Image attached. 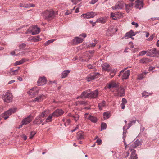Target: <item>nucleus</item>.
Wrapping results in <instances>:
<instances>
[{
  "instance_id": "nucleus-50",
  "label": "nucleus",
  "mask_w": 159,
  "mask_h": 159,
  "mask_svg": "<svg viewBox=\"0 0 159 159\" xmlns=\"http://www.w3.org/2000/svg\"><path fill=\"white\" fill-rule=\"evenodd\" d=\"M97 43V41L96 40H94V43H91L90 44L89 47H94L96 44Z\"/></svg>"
},
{
  "instance_id": "nucleus-35",
  "label": "nucleus",
  "mask_w": 159,
  "mask_h": 159,
  "mask_svg": "<svg viewBox=\"0 0 159 159\" xmlns=\"http://www.w3.org/2000/svg\"><path fill=\"white\" fill-rule=\"evenodd\" d=\"M23 7L24 8H30L31 7H34L35 5L33 4H25L24 3L23 4Z\"/></svg>"
},
{
  "instance_id": "nucleus-5",
  "label": "nucleus",
  "mask_w": 159,
  "mask_h": 159,
  "mask_svg": "<svg viewBox=\"0 0 159 159\" xmlns=\"http://www.w3.org/2000/svg\"><path fill=\"white\" fill-rule=\"evenodd\" d=\"M29 30L32 35L38 34L40 32V28L36 25L31 26Z\"/></svg>"
},
{
  "instance_id": "nucleus-17",
  "label": "nucleus",
  "mask_w": 159,
  "mask_h": 159,
  "mask_svg": "<svg viewBox=\"0 0 159 159\" xmlns=\"http://www.w3.org/2000/svg\"><path fill=\"white\" fill-rule=\"evenodd\" d=\"M117 96L122 97L125 94V89L124 88L121 87L118 88L117 91Z\"/></svg>"
},
{
  "instance_id": "nucleus-33",
  "label": "nucleus",
  "mask_w": 159,
  "mask_h": 159,
  "mask_svg": "<svg viewBox=\"0 0 159 159\" xmlns=\"http://www.w3.org/2000/svg\"><path fill=\"white\" fill-rule=\"evenodd\" d=\"M136 120H133L129 121V122L128 123V126L127 128V129H129L131 126L135 124L136 123Z\"/></svg>"
},
{
  "instance_id": "nucleus-58",
  "label": "nucleus",
  "mask_w": 159,
  "mask_h": 159,
  "mask_svg": "<svg viewBox=\"0 0 159 159\" xmlns=\"http://www.w3.org/2000/svg\"><path fill=\"white\" fill-rule=\"evenodd\" d=\"M83 37L84 38H85L86 37V34L85 33H82L80 35V37Z\"/></svg>"
},
{
  "instance_id": "nucleus-6",
  "label": "nucleus",
  "mask_w": 159,
  "mask_h": 159,
  "mask_svg": "<svg viewBox=\"0 0 159 159\" xmlns=\"http://www.w3.org/2000/svg\"><path fill=\"white\" fill-rule=\"evenodd\" d=\"M97 14L93 12H90L81 15V17L83 18H91L94 17Z\"/></svg>"
},
{
  "instance_id": "nucleus-12",
  "label": "nucleus",
  "mask_w": 159,
  "mask_h": 159,
  "mask_svg": "<svg viewBox=\"0 0 159 159\" xmlns=\"http://www.w3.org/2000/svg\"><path fill=\"white\" fill-rule=\"evenodd\" d=\"M85 135L84 133L81 131L78 132L76 135V138L78 140H81L85 139Z\"/></svg>"
},
{
  "instance_id": "nucleus-54",
  "label": "nucleus",
  "mask_w": 159,
  "mask_h": 159,
  "mask_svg": "<svg viewBox=\"0 0 159 159\" xmlns=\"http://www.w3.org/2000/svg\"><path fill=\"white\" fill-rule=\"evenodd\" d=\"M96 143H97L98 145H100L102 143V140L100 139H98L96 141Z\"/></svg>"
},
{
  "instance_id": "nucleus-42",
  "label": "nucleus",
  "mask_w": 159,
  "mask_h": 159,
  "mask_svg": "<svg viewBox=\"0 0 159 159\" xmlns=\"http://www.w3.org/2000/svg\"><path fill=\"white\" fill-rule=\"evenodd\" d=\"M107 128V125L105 123H102L101 124V130H104Z\"/></svg>"
},
{
  "instance_id": "nucleus-23",
  "label": "nucleus",
  "mask_w": 159,
  "mask_h": 159,
  "mask_svg": "<svg viewBox=\"0 0 159 159\" xmlns=\"http://www.w3.org/2000/svg\"><path fill=\"white\" fill-rule=\"evenodd\" d=\"M41 39L40 38L39 36H31L28 39V40L29 41H33L34 42H37L40 40Z\"/></svg>"
},
{
  "instance_id": "nucleus-20",
  "label": "nucleus",
  "mask_w": 159,
  "mask_h": 159,
  "mask_svg": "<svg viewBox=\"0 0 159 159\" xmlns=\"http://www.w3.org/2000/svg\"><path fill=\"white\" fill-rule=\"evenodd\" d=\"M102 69L106 71H109L111 70V68L109 64L107 63H104L101 65Z\"/></svg>"
},
{
  "instance_id": "nucleus-14",
  "label": "nucleus",
  "mask_w": 159,
  "mask_h": 159,
  "mask_svg": "<svg viewBox=\"0 0 159 159\" xmlns=\"http://www.w3.org/2000/svg\"><path fill=\"white\" fill-rule=\"evenodd\" d=\"M46 80L44 77L39 78L37 82V85H43L46 84Z\"/></svg>"
},
{
  "instance_id": "nucleus-37",
  "label": "nucleus",
  "mask_w": 159,
  "mask_h": 159,
  "mask_svg": "<svg viewBox=\"0 0 159 159\" xmlns=\"http://www.w3.org/2000/svg\"><path fill=\"white\" fill-rule=\"evenodd\" d=\"M103 117L105 119H107L110 117V113L109 112H104L103 114Z\"/></svg>"
},
{
  "instance_id": "nucleus-25",
  "label": "nucleus",
  "mask_w": 159,
  "mask_h": 159,
  "mask_svg": "<svg viewBox=\"0 0 159 159\" xmlns=\"http://www.w3.org/2000/svg\"><path fill=\"white\" fill-rule=\"evenodd\" d=\"M126 131H124L123 132V142L125 144V149H127V147L128 145H129L130 143H128V144H127L126 142L125 141V138L126 137Z\"/></svg>"
},
{
  "instance_id": "nucleus-15",
  "label": "nucleus",
  "mask_w": 159,
  "mask_h": 159,
  "mask_svg": "<svg viewBox=\"0 0 159 159\" xmlns=\"http://www.w3.org/2000/svg\"><path fill=\"white\" fill-rule=\"evenodd\" d=\"M137 34V32H134L132 30L126 33L125 37L126 39L131 38V37L134 36Z\"/></svg>"
},
{
  "instance_id": "nucleus-49",
  "label": "nucleus",
  "mask_w": 159,
  "mask_h": 159,
  "mask_svg": "<svg viewBox=\"0 0 159 159\" xmlns=\"http://www.w3.org/2000/svg\"><path fill=\"white\" fill-rule=\"evenodd\" d=\"M116 70H115L113 71H111L110 75L111 76V77H113L115 75L116 72Z\"/></svg>"
},
{
  "instance_id": "nucleus-52",
  "label": "nucleus",
  "mask_w": 159,
  "mask_h": 159,
  "mask_svg": "<svg viewBox=\"0 0 159 159\" xmlns=\"http://www.w3.org/2000/svg\"><path fill=\"white\" fill-rule=\"evenodd\" d=\"M147 53V51H143L139 52V56H143L145 55Z\"/></svg>"
},
{
  "instance_id": "nucleus-60",
  "label": "nucleus",
  "mask_w": 159,
  "mask_h": 159,
  "mask_svg": "<svg viewBox=\"0 0 159 159\" xmlns=\"http://www.w3.org/2000/svg\"><path fill=\"white\" fill-rule=\"evenodd\" d=\"M137 156H130V158L129 159H137Z\"/></svg>"
},
{
  "instance_id": "nucleus-27",
  "label": "nucleus",
  "mask_w": 159,
  "mask_h": 159,
  "mask_svg": "<svg viewBox=\"0 0 159 159\" xmlns=\"http://www.w3.org/2000/svg\"><path fill=\"white\" fill-rule=\"evenodd\" d=\"M88 119L90 120L93 123H96L97 121V118L91 115H89L88 117Z\"/></svg>"
},
{
  "instance_id": "nucleus-13",
  "label": "nucleus",
  "mask_w": 159,
  "mask_h": 159,
  "mask_svg": "<svg viewBox=\"0 0 159 159\" xmlns=\"http://www.w3.org/2000/svg\"><path fill=\"white\" fill-rule=\"evenodd\" d=\"M99 75L98 73H97L92 75H88L86 78V80L88 82L91 81L95 79L96 77Z\"/></svg>"
},
{
  "instance_id": "nucleus-26",
  "label": "nucleus",
  "mask_w": 159,
  "mask_h": 159,
  "mask_svg": "<svg viewBox=\"0 0 159 159\" xmlns=\"http://www.w3.org/2000/svg\"><path fill=\"white\" fill-rule=\"evenodd\" d=\"M90 90L83 92L81 94V96L83 98H89Z\"/></svg>"
},
{
  "instance_id": "nucleus-31",
  "label": "nucleus",
  "mask_w": 159,
  "mask_h": 159,
  "mask_svg": "<svg viewBox=\"0 0 159 159\" xmlns=\"http://www.w3.org/2000/svg\"><path fill=\"white\" fill-rule=\"evenodd\" d=\"M106 20V19L105 17H101L97 20V22H99L102 23H105Z\"/></svg>"
},
{
  "instance_id": "nucleus-59",
  "label": "nucleus",
  "mask_w": 159,
  "mask_h": 159,
  "mask_svg": "<svg viewBox=\"0 0 159 159\" xmlns=\"http://www.w3.org/2000/svg\"><path fill=\"white\" fill-rule=\"evenodd\" d=\"M124 157L126 158L127 157H128L129 154V152H126L124 153Z\"/></svg>"
},
{
  "instance_id": "nucleus-21",
  "label": "nucleus",
  "mask_w": 159,
  "mask_h": 159,
  "mask_svg": "<svg viewBox=\"0 0 159 159\" xmlns=\"http://www.w3.org/2000/svg\"><path fill=\"white\" fill-rule=\"evenodd\" d=\"M44 120L41 119V118L39 116H37L33 121L34 124L39 125L41 123L43 122Z\"/></svg>"
},
{
  "instance_id": "nucleus-32",
  "label": "nucleus",
  "mask_w": 159,
  "mask_h": 159,
  "mask_svg": "<svg viewBox=\"0 0 159 159\" xmlns=\"http://www.w3.org/2000/svg\"><path fill=\"white\" fill-rule=\"evenodd\" d=\"M147 72H144L138 75V78L139 80H141L144 78L146 75Z\"/></svg>"
},
{
  "instance_id": "nucleus-16",
  "label": "nucleus",
  "mask_w": 159,
  "mask_h": 159,
  "mask_svg": "<svg viewBox=\"0 0 159 159\" xmlns=\"http://www.w3.org/2000/svg\"><path fill=\"white\" fill-rule=\"evenodd\" d=\"M31 117V115H30L27 117L23 119L21 122L22 125H25L30 123L32 120Z\"/></svg>"
},
{
  "instance_id": "nucleus-44",
  "label": "nucleus",
  "mask_w": 159,
  "mask_h": 159,
  "mask_svg": "<svg viewBox=\"0 0 159 159\" xmlns=\"http://www.w3.org/2000/svg\"><path fill=\"white\" fill-rule=\"evenodd\" d=\"M151 94V93H148L146 91H144L142 93V96L146 97L150 95Z\"/></svg>"
},
{
  "instance_id": "nucleus-2",
  "label": "nucleus",
  "mask_w": 159,
  "mask_h": 159,
  "mask_svg": "<svg viewBox=\"0 0 159 159\" xmlns=\"http://www.w3.org/2000/svg\"><path fill=\"white\" fill-rule=\"evenodd\" d=\"M2 98L5 102L10 103L12 101L13 96L11 93L8 91L2 95Z\"/></svg>"
},
{
  "instance_id": "nucleus-46",
  "label": "nucleus",
  "mask_w": 159,
  "mask_h": 159,
  "mask_svg": "<svg viewBox=\"0 0 159 159\" xmlns=\"http://www.w3.org/2000/svg\"><path fill=\"white\" fill-rule=\"evenodd\" d=\"M55 40L54 39H50L46 41L45 43V45L46 46L48 45L50 43H52Z\"/></svg>"
},
{
  "instance_id": "nucleus-28",
  "label": "nucleus",
  "mask_w": 159,
  "mask_h": 159,
  "mask_svg": "<svg viewBox=\"0 0 159 159\" xmlns=\"http://www.w3.org/2000/svg\"><path fill=\"white\" fill-rule=\"evenodd\" d=\"M53 117L52 113L49 115V116L47 118L45 121L44 123H42V125H43L44 123H46L47 122H50L52 120V118Z\"/></svg>"
},
{
  "instance_id": "nucleus-47",
  "label": "nucleus",
  "mask_w": 159,
  "mask_h": 159,
  "mask_svg": "<svg viewBox=\"0 0 159 159\" xmlns=\"http://www.w3.org/2000/svg\"><path fill=\"white\" fill-rule=\"evenodd\" d=\"M36 132L35 131H32L30 133L29 139H32L36 134Z\"/></svg>"
},
{
  "instance_id": "nucleus-39",
  "label": "nucleus",
  "mask_w": 159,
  "mask_h": 159,
  "mask_svg": "<svg viewBox=\"0 0 159 159\" xmlns=\"http://www.w3.org/2000/svg\"><path fill=\"white\" fill-rule=\"evenodd\" d=\"M151 51V53H152V54L156 55L157 54H158L159 53V51H157L155 48H153V49Z\"/></svg>"
},
{
  "instance_id": "nucleus-4",
  "label": "nucleus",
  "mask_w": 159,
  "mask_h": 159,
  "mask_svg": "<svg viewBox=\"0 0 159 159\" xmlns=\"http://www.w3.org/2000/svg\"><path fill=\"white\" fill-rule=\"evenodd\" d=\"M17 108H11L2 114V116H3L4 120H6L9 117V116L11 115L14 113L16 111Z\"/></svg>"
},
{
  "instance_id": "nucleus-3",
  "label": "nucleus",
  "mask_w": 159,
  "mask_h": 159,
  "mask_svg": "<svg viewBox=\"0 0 159 159\" xmlns=\"http://www.w3.org/2000/svg\"><path fill=\"white\" fill-rule=\"evenodd\" d=\"M125 5V3L123 1H119L116 3L114 6L111 7V8L113 10L122 9L124 8Z\"/></svg>"
},
{
  "instance_id": "nucleus-48",
  "label": "nucleus",
  "mask_w": 159,
  "mask_h": 159,
  "mask_svg": "<svg viewBox=\"0 0 159 159\" xmlns=\"http://www.w3.org/2000/svg\"><path fill=\"white\" fill-rule=\"evenodd\" d=\"M26 46V44L24 43H22L20 44L19 45V48L21 49H22L25 48Z\"/></svg>"
},
{
  "instance_id": "nucleus-19",
  "label": "nucleus",
  "mask_w": 159,
  "mask_h": 159,
  "mask_svg": "<svg viewBox=\"0 0 159 159\" xmlns=\"http://www.w3.org/2000/svg\"><path fill=\"white\" fill-rule=\"evenodd\" d=\"M98 94V90H96L90 92L89 94V98H94L97 97Z\"/></svg>"
},
{
  "instance_id": "nucleus-11",
  "label": "nucleus",
  "mask_w": 159,
  "mask_h": 159,
  "mask_svg": "<svg viewBox=\"0 0 159 159\" xmlns=\"http://www.w3.org/2000/svg\"><path fill=\"white\" fill-rule=\"evenodd\" d=\"M83 40V39L81 38L80 37H75L73 40L72 43L73 45L78 44L81 43Z\"/></svg>"
},
{
  "instance_id": "nucleus-34",
  "label": "nucleus",
  "mask_w": 159,
  "mask_h": 159,
  "mask_svg": "<svg viewBox=\"0 0 159 159\" xmlns=\"http://www.w3.org/2000/svg\"><path fill=\"white\" fill-rule=\"evenodd\" d=\"M105 105V102L104 101L98 104V107L100 110H102L103 107H104Z\"/></svg>"
},
{
  "instance_id": "nucleus-55",
  "label": "nucleus",
  "mask_w": 159,
  "mask_h": 159,
  "mask_svg": "<svg viewBox=\"0 0 159 159\" xmlns=\"http://www.w3.org/2000/svg\"><path fill=\"white\" fill-rule=\"evenodd\" d=\"M131 24L133 25H134L136 28L138 27V24L134 21L132 22Z\"/></svg>"
},
{
  "instance_id": "nucleus-61",
  "label": "nucleus",
  "mask_w": 159,
  "mask_h": 159,
  "mask_svg": "<svg viewBox=\"0 0 159 159\" xmlns=\"http://www.w3.org/2000/svg\"><path fill=\"white\" fill-rule=\"evenodd\" d=\"M15 82V80H12L10 81H9L7 84H11L14 82Z\"/></svg>"
},
{
  "instance_id": "nucleus-1",
  "label": "nucleus",
  "mask_w": 159,
  "mask_h": 159,
  "mask_svg": "<svg viewBox=\"0 0 159 159\" xmlns=\"http://www.w3.org/2000/svg\"><path fill=\"white\" fill-rule=\"evenodd\" d=\"M42 15L43 18L48 20H52L55 16L54 11L52 10L45 11L42 13Z\"/></svg>"
},
{
  "instance_id": "nucleus-29",
  "label": "nucleus",
  "mask_w": 159,
  "mask_h": 159,
  "mask_svg": "<svg viewBox=\"0 0 159 159\" xmlns=\"http://www.w3.org/2000/svg\"><path fill=\"white\" fill-rule=\"evenodd\" d=\"M70 72V70H64L62 73L61 78H63L66 77Z\"/></svg>"
},
{
  "instance_id": "nucleus-63",
  "label": "nucleus",
  "mask_w": 159,
  "mask_h": 159,
  "mask_svg": "<svg viewBox=\"0 0 159 159\" xmlns=\"http://www.w3.org/2000/svg\"><path fill=\"white\" fill-rule=\"evenodd\" d=\"M144 129H145V128L143 126H141L140 131L142 132H143L144 131Z\"/></svg>"
},
{
  "instance_id": "nucleus-8",
  "label": "nucleus",
  "mask_w": 159,
  "mask_h": 159,
  "mask_svg": "<svg viewBox=\"0 0 159 159\" xmlns=\"http://www.w3.org/2000/svg\"><path fill=\"white\" fill-rule=\"evenodd\" d=\"M39 92V89L37 87H34L30 89L28 92L30 97L33 98L34 95L38 94Z\"/></svg>"
},
{
  "instance_id": "nucleus-56",
  "label": "nucleus",
  "mask_w": 159,
  "mask_h": 159,
  "mask_svg": "<svg viewBox=\"0 0 159 159\" xmlns=\"http://www.w3.org/2000/svg\"><path fill=\"white\" fill-rule=\"evenodd\" d=\"M98 1V0H92L90 3L91 4H94L97 2Z\"/></svg>"
},
{
  "instance_id": "nucleus-22",
  "label": "nucleus",
  "mask_w": 159,
  "mask_h": 159,
  "mask_svg": "<svg viewBox=\"0 0 159 159\" xmlns=\"http://www.w3.org/2000/svg\"><path fill=\"white\" fill-rule=\"evenodd\" d=\"M45 98V96L43 94L40 95L39 96L36 97L34 100V102H39L43 101Z\"/></svg>"
},
{
  "instance_id": "nucleus-9",
  "label": "nucleus",
  "mask_w": 159,
  "mask_h": 159,
  "mask_svg": "<svg viewBox=\"0 0 159 159\" xmlns=\"http://www.w3.org/2000/svg\"><path fill=\"white\" fill-rule=\"evenodd\" d=\"M143 0H136L135 6L136 8L140 10L143 7Z\"/></svg>"
},
{
  "instance_id": "nucleus-40",
  "label": "nucleus",
  "mask_w": 159,
  "mask_h": 159,
  "mask_svg": "<svg viewBox=\"0 0 159 159\" xmlns=\"http://www.w3.org/2000/svg\"><path fill=\"white\" fill-rule=\"evenodd\" d=\"M20 69V67H18L16 70H11V74L12 75H16L18 74L19 70Z\"/></svg>"
},
{
  "instance_id": "nucleus-24",
  "label": "nucleus",
  "mask_w": 159,
  "mask_h": 159,
  "mask_svg": "<svg viewBox=\"0 0 159 159\" xmlns=\"http://www.w3.org/2000/svg\"><path fill=\"white\" fill-rule=\"evenodd\" d=\"M133 6V3H130L127 4H125V9L126 11L127 12H129L131 10L132 6Z\"/></svg>"
},
{
  "instance_id": "nucleus-18",
  "label": "nucleus",
  "mask_w": 159,
  "mask_h": 159,
  "mask_svg": "<svg viewBox=\"0 0 159 159\" xmlns=\"http://www.w3.org/2000/svg\"><path fill=\"white\" fill-rule=\"evenodd\" d=\"M142 143L141 140H136L133 143L130 144L129 147L133 148H136L139 145H141Z\"/></svg>"
},
{
  "instance_id": "nucleus-10",
  "label": "nucleus",
  "mask_w": 159,
  "mask_h": 159,
  "mask_svg": "<svg viewBox=\"0 0 159 159\" xmlns=\"http://www.w3.org/2000/svg\"><path fill=\"white\" fill-rule=\"evenodd\" d=\"M64 113V111L61 109H57L53 113V117H57L61 116Z\"/></svg>"
},
{
  "instance_id": "nucleus-53",
  "label": "nucleus",
  "mask_w": 159,
  "mask_h": 159,
  "mask_svg": "<svg viewBox=\"0 0 159 159\" xmlns=\"http://www.w3.org/2000/svg\"><path fill=\"white\" fill-rule=\"evenodd\" d=\"M111 16L113 20H116L117 19L116 17L115 16V14L112 12L111 13Z\"/></svg>"
},
{
  "instance_id": "nucleus-43",
  "label": "nucleus",
  "mask_w": 159,
  "mask_h": 159,
  "mask_svg": "<svg viewBox=\"0 0 159 159\" xmlns=\"http://www.w3.org/2000/svg\"><path fill=\"white\" fill-rule=\"evenodd\" d=\"M72 117L74 118V120L76 122L79 120L80 116L78 114H76L75 116H72Z\"/></svg>"
},
{
  "instance_id": "nucleus-45",
  "label": "nucleus",
  "mask_w": 159,
  "mask_h": 159,
  "mask_svg": "<svg viewBox=\"0 0 159 159\" xmlns=\"http://www.w3.org/2000/svg\"><path fill=\"white\" fill-rule=\"evenodd\" d=\"M75 6L71 10V11L68 10H66V11L65 13V15H67L71 14V12L72 11L75 9Z\"/></svg>"
},
{
  "instance_id": "nucleus-41",
  "label": "nucleus",
  "mask_w": 159,
  "mask_h": 159,
  "mask_svg": "<svg viewBox=\"0 0 159 159\" xmlns=\"http://www.w3.org/2000/svg\"><path fill=\"white\" fill-rule=\"evenodd\" d=\"M132 147H129V150L132 151L131 156H137V155L136 153V151L132 149Z\"/></svg>"
},
{
  "instance_id": "nucleus-30",
  "label": "nucleus",
  "mask_w": 159,
  "mask_h": 159,
  "mask_svg": "<svg viewBox=\"0 0 159 159\" xmlns=\"http://www.w3.org/2000/svg\"><path fill=\"white\" fill-rule=\"evenodd\" d=\"M116 86V83L114 81H111L108 84V88H109L115 87Z\"/></svg>"
},
{
  "instance_id": "nucleus-64",
  "label": "nucleus",
  "mask_w": 159,
  "mask_h": 159,
  "mask_svg": "<svg viewBox=\"0 0 159 159\" xmlns=\"http://www.w3.org/2000/svg\"><path fill=\"white\" fill-rule=\"evenodd\" d=\"M88 67L90 69H91L93 68V66L89 64L88 65Z\"/></svg>"
},
{
  "instance_id": "nucleus-38",
  "label": "nucleus",
  "mask_w": 159,
  "mask_h": 159,
  "mask_svg": "<svg viewBox=\"0 0 159 159\" xmlns=\"http://www.w3.org/2000/svg\"><path fill=\"white\" fill-rule=\"evenodd\" d=\"M25 60L24 59H22L21 60L16 61L15 64L16 65H20L23 64L24 62H25Z\"/></svg>"
},
{
  "instance_id": "nucleus-57",
  "label": "nucleus",
  "mask_w": 159,
  "mask_h": 159,
  "mask_svg": "<svg viewBox=\"0 0 159 159\" xmlns=\"http://www.w3.org/2000/svg\"><path fill=\"white\" fill-rule=\"evenodd\" d=\"M127 101L124 98H123L122 100V103H124V104H125L127 103Z\"/></svg>"
},
{
  "instance_id": "nucleus-62",
  "label": "nucleus",
  "mask_w": 159,
  "mask_h": 159,
  "mask_svg": "<svg viewBox=\"0 0 159 159\" xmlns=\"http://www.w3.org/2000/svg\"><path fill=\"white\" fill-rule=\"evenodd\" d=\"M125 104L124 103H121L120 106L121 108V109H124L125 108Z\"/></svg>"
},
{
  "instance_id": "nucleus-36",
  "label": "nucleus",
  "mask_w": 159,
  "mask_h": 159,
  "mask_svg": "<svg viewBox=\"0 0 159 159\" xmlns=\"http://www.w3.org/2000/svg\"><path fill=\"white\" fill-rule=\"evenodd\" d=\"M48 114L47 111H44L39 116H40L41 118H44Z\"/></svg>"
},
{
  "instance_id": "nucleus-51",
  "label": "nucleus",
  "mask_w": 159,
  "mask_h": 159,
  "mask_svg": "<svg viewBox=\"0 0 159 159\" xmlns=\"http://www.w3.org/2000/svg\"><path fill=\"white\" fill-rule=\"evenodd\" d=\"M155 36V35L153 34H151L149 37L147 39V40L148 41H152L154 37Z\"/></svg>"
},
{
  "instance_id": "nucleus-7",
  "label": "nucleus",
  "mask_w": 159,
  "mask_h": 159,
  "mask_svg": "<svg viewBox=\"0 0 159 159\" xmlns=\"http://www.w3.org/2000/svg\"><path fill=\"white\" fill-rule=\"evenodd\" d=\"M127 68H125V69L121 71L120 74L118 75V76H120L121 74L123 73L122 77V79L123 80L124 79H128L130 74V71L129 70H127L124 72V71Z\"/></svg>"
}]
</instances>
